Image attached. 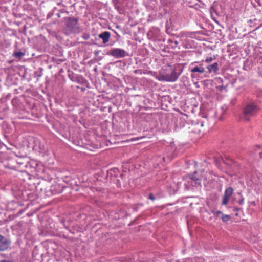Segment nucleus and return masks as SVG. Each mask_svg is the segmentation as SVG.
Returning <instances> with one entry per match:
<instances>
[{
    "instance_id": "f257e3e1",
    "label": "nucleus",
    "mask_w": 262,
    "mask_h": 262,
    "mask_svg": "<svg viewBox=\"0 0 262 262\" xmlns=\"http://www.w3.org/2000/svg\"><path fill=\"white\" fill-rule=\"evenodd\" d=\"M179 66H175L169 70H166V73H160L159 76H157L154 73L153 76L159 81L175 82L177 80L183 71L182 69H179Z\"/></svg>"
},
{
    "instance_id": "f03ea898",
    "label": "nucleus",
    "mask_w": 262,
    "mask_h": 262,
    "mask_svg": "<svg viewBox=\"0 0 262 262\" xmlns=\"http://www.w3.org/2000/svg\"><path fill=\"white\" fill-rule=\"evenodd\" d=\"M258 108L256 105L253 103H249L247 104L244 108V119L246 121H249L248 116L255 115L258 112Z\"/></svg>"
},
{
    "instance_id": "7ed1b4c3",
    "label": "nucleus",
    "mask_w": 262,
    "mask_h": 262,
    "mask_svg": "<svg viewBox=\"0 0 262 262\" xmlns=\"http://www.w3.org/2000/svg\"><path fill=\"white\" fill-rule=\"evenodd\" d=\"M67 26L70 31L77 33L79 31V27L78 24V20L75 18H69L67 20Z\"/></svg>"
},
{
    "instance_id": "20e7f679",
    "label": "nucleus",
    "mask_w": 262,
    "mask_h": 262,
    "mask_svg": "<svg viewBox=\"0 0 262 262\" xmlns=\"http://www.w3.org/2000/svg\"><path fill=\"white\" fill-rule=\"evenodd\" d=\"M203 61L201 62L199 65H196V63H199L198 62H193L191 63L190 65V72L191 73H199L200 74H203L205 72V68H204L203 64Z\"/></svg>"
},
{
    "instance_id": "39448f33",
    "label": "nucleus",
    "mask_w": 262,
    "mask_h": 262,
    "mask_svg": "<svg viewBox=\"0 0 262 262\" xmlns=\"http://www.w3.org/2000/svg\"><path fill=\"white\" fill-rule=\"evenodd\" d=\"M108 54L116 58H120L125 56V51L122 49L114 48L111 50Z\"/></svg>"
},
{
    "instance_id": "423d86ee",
    "label": "nucleus",
    "mask_w": 262,
    "mask_h": 262,
    "mask_svg": "<svg viewBox=\"0 0 262 262\" xmlns=\"http://www.w3.org/2000/svg\"><path fill=\"white\" fill-rule=\"evenodd\" d=\"M233 193V189L232 187H228L226 189L224 195L223 196L222 204L226 205L228 204L230 196Z\"/></svg>"
},
{
    "instance_id": "0eeeda50",
    "label": "nucleus",
    "mask_w": 262,
    "mask_h": 262,
    "mask_svg": "<svg viewBox=\"0 0 262 262\" xmlns=\"http://www.w3.org/2000/svg\"><path fill=\"white\" fill-rule=\"evenodd\" d=\"M10 242L4 236L0 235V251L6 250L9 246Z\"/></svg>"
},
{
    "instance_id": "6e6552de",
    "label": "nucleus",
    "mask_w": 262,
    "mask_h": 262,
    "mask_svg": "<svg viewBox=\"0 0 262 262\" xmlns=\"http://www.w3.org/2000/svg\"><path fill=\"white\" fill-rule=\"evenodd\" d=\"M63 187L59 184H55L51 186L50 191L53 194L62 192Z\"/></svg>"
},
{
    "instance_id": "1a4fd4ad",
    "label": "nucleus",
    "mask_w": 262,
    "mask_h": 262,
    "mask_svg": "<svg viewBox=\"0 0 262 262\" xmlns=\"http://www.w3.org/2000/svg\"><path fill=\"white\" fill-rule=\"evenodd\" d=\"M99 37L102 39L103 42L106 43L108 42L110 38V33L108 31H105L99 35Z\"/></svg>"
},
{
    "instance_id": "9d476101",
    "label": "nucleus",
    "mask_w": 262,
    "mask_h": 262,
    "mask_svg": "<svg viewBox=\"0 0 262 262\" xmlns=\"http://www.w3.org/2000/svg\"><path fill=\"white\" fill-rule=\"evenodd\" d=\"M208 72L211 73H217L219 71V65L217 62H214L212 64L209 65L207 67Z\"/></svg>"
},
{
    "instance_id": "9b49d317",
    "label": "nucleus",
    "mask_w": 262,
    "mask_h": 262,
    "mask_svg": "<svg viewBox=\"0 0 262 262\" xmlns=\"http://www.w3.org/2000/svg\"><path fill=\"white\" fill-rule=\"evenodd\" d=\"M254 154L255 155H259V157L262 158V148L260 146H256L254 149Z\"/></svg>"
},
{
    "instance_id": "f8f14e48",
    "label": "nucleus",
    "mask_w": 262,
    "mask_h": 262,
    "mask_svg": "<svg viewBox=\"0 0 262 262\" xmlns=\"http://www.w3.org/2000/svg\"><path fill=\"white\" fill-rule=\"evenodd\" d=\"M134 73L136 74H138V75H142V74H147L148 72H145V71H143L141 69H138V70H136L134 71ZM149 73H151L152 74V75H153L154 73L152 72L151 71H149L148 72Z\"/></svg>"
},
{
    "instance_id": "ddd939ff",
    "label": "nucleus",
    "mask_w": 262,
    "mask_h": 262,
    "mask_svg": "<svg viewBox=\"0 0 262 262\" xmlns=\"http://www.w3.org/2000/svg\"><path fill=\"white\" fill-rule=\"evenodd\" d=\"M168 42L171 43L172 44L173 43L174 45H172V47L173 48H176L178 46V44H179V42H178V41L173 40V39H171V38L169 39L168 40Z\"/></svg>"
},
{
    "instance_id": "4468645a",
    "label": "nucleus",
    "mask_w": 262,
    "mask_h": 262,
    "mask_svg": "<svg viewBox=\"0 0 262 262\" xmlns=\"http://www.w3.org/2000/svg\"><path fill=\"white\" fill-rule=\"evenodd\" d=\"M24 53L22 52H16L13 53V56L16 58L20 59L23 56H24Z\"/></svg>"
},
{
    "instance_id": "2eb2a0df",
    "label": "nucleus",
    "mask_w": 262,
    "mask_h": 262,
    "mask_svg": "<svg viewBox=\"0 0 262 262\" xmlns=\"http://www.w3.org/2000/svg\"><path fill=\"white\" fill-rule=\"evenodd\" d=\"M230 219V216L228 215H223L222 220L224 222H227Z\"/></svg>"
},
{
    "instance_id": "dca6fc26",
    "label": "nucleus",
    "mask_w": 262,
    "mask_h": 262,
    "mask_svg": "<svg viewBox=\"0 0 262 262\" xmlns=\"http://www.w3.org/2000/svg\"><path fill=\"white\" fill-rule=\"evenodd\" d=\"M213 60V58L211 57H208L205 59V62L207 63H210Z\"/></svg>"
},
{
    "instance_id": "f3484780",
    "label": "nucleus",
    "mask_w": 262,
    "mask_h": 262,
    "mask_svg": "<svg viewBox=\"0 0 262 262\" xmlns=\"http://www.w3.org/2000/svg\"><path fill=\"white\" fill-rule=\"evenodd\" d=\"M238 203H239V205H243L244 203V198L243 196H242L241 199L238 201Z\"/></svg>"
},
{
    "instance_id": "a211bd4d",
    "label": "nucleus",
    "mask_w": 262,
    "mask_h": 262,
    "mask_svg": "<svg viewBox=\"0 0 262 262\" xmlns=\"http://www.w3.org/2000/svg\"><path fill=\"white\" fill-rule=\"evenodd\" d=\"M149 199L152 200H155V197L152 194H150V195H149Z\"/></svg>"
},
{
    "instance_id": "6ab92c4d",
    "label": "nucleus",
    "mask_w": 262,
    "mask_h": 262,
    "mask_svg": "<svg viewBox=\"0 0 262 262\" xmlns=\"http://www.w3.org/2000/svg\"><path fill=\"white\" fill-rule=\"evenodd\" d=\"M216 88L217 90H219L220 91H222L223 89H224V87L223 85L222 86L220 85V86H217L216 87Z\"/></svg>"
},
{
    "instance_id": "aec40b11",
    "label": "nucleus",
    "mask_w": 262,
    "mask_h": 262,
    "mask_svg": "<svg viewBox=\"0 0 262 262\" xmlns=\"http://www.w3.org/2000/svg\"><path fill=\"white\" fill-rule=\"evenodd\" d=\"M214 161L217 165H218L219 163H220V160H217L216 158H214Z\"/></svg>"
},
{
    "instance_id": "412c9836",
    "label": "nucleus",
    "mask_w": 262,
    "mask_h": 262,
    "mask_svg": "<svg viewBox=\"0 0 262 262\" xmlns=\"http://www.w3.org/2000/svg\"><path fill=\"white\" fill-rule=\"evenodd\" d=\"M222 214V212L221 211H217L216 212H215V214L216 215H219V214Z\"/></svg>"
},
{
    "instance_id": "4be33fe9",
    "label": "nucleus",
    "mask_w": 262,
    "mask_h": 262,
    "mask_svg": "<svg viewBox=\"0 0 262 262\" xmlns=\"http://www.w3.org/2000/svg\"><path fill=\"white\" fill-rule=\"evenodd\" d=\"M99 51H95L94 52V54L95 56H97L99 54Z\"/></svg>"
},
{
    "instance_id": "5701e85b",
    "label": "nucleus",
    "mask_w": 262,
    "mask_h": 262,
    "mask_svg": "<svg viewBox=\"0 0 262 262\" xmlns=\"http://www.w3.org/2000/svg\"><path fill=\"white\" fill-rule=\"evenodd\" d=\"M0 262H12V261H9V260H1Z\"/></svg>"
},
{
    "instance_id": "b1692460",
    "label": "nucleus",
    "mask_w": 262,
    "mask_h": 262,
    "mask_svg": "<svg viewBox=\"0 0 262 262\" xmlns=\"http://www.w3.org/2000/svg\"><path fill=\"white\" fill-rule=\"evenodd\" d=\"M217 81H219V82H222V79L221 78H219L217 79Z\"/></svg>"
},
{
    "instance_id": "393cba45",
    "label": "nucleus",
    "mask_w": 262,
    "mask_h": 262,
    "mask_svg": "<svg viewBox=\"0 0 262 262\" xmlns=\"http://www.w3.org/2000/svg\"><path fill=\"white\" fill-rule=\"evenodd\" d=\"M221 160H222V161H223V163H226V162L223 160V159H222ZM227 164H228V163H227Z\"/></svg>"
},
{
    "instance_id": "a878e982",
    "label": "nucleus",
    "mask_w": 262,
    "mask_h": 262,
    "mask_svg": "<svg viewBox=\"0 0 262 262\" xmlns=\"http://www.w3.org/2000/svg\"><path fill=\"white\" fill-rule=\"evenodd\" d=\"M142 138H143L142 137H138V138H137V139L139 140L140 139H142Z\"/></svg>"
},
{
    "instance_id": "bb28decb",
    "label": "nucleus",
    "mask_w": 262,
    "mask_h": 262,
    "mask_svg": "<svg viewBox=\"0 0 262 262\" xmlns=\"http://www.w3.org/2000/svg\"><path fill=\"white\" fill-rule=\"evenodd\" d=\"M234 210L236 211H238L239 209L238 208H235Z\"/></svg>"
},
{
    "instance_id": "cd10ccee",
    "label": "nucleus",
    "mask_w": 262,
    "mask_h": 262,
    "mask_svg": "<svg viewBox=\"0 0 262 262\" xmlns=\"http://www.w3.org/2000/svg\"><path fill=\"white\" fill-rule=\"evenodd\" d=\"M94 71H97V68H95L94 69Z\"/></svg>"
}]
</instances>
